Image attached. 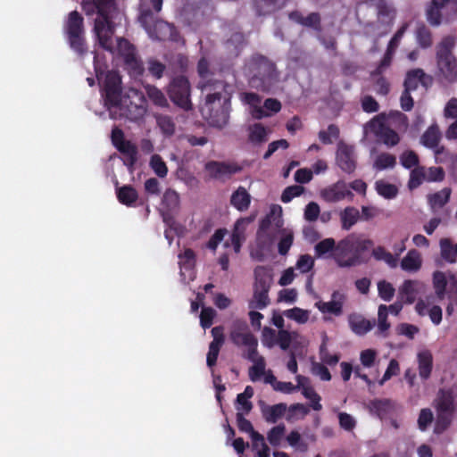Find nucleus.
Returning <instances> with one entry per match:
<instances>
[{"label":"nucleus","mask_w":457,"mask_h":457,"mask_svg":"<svg viewBox=\"0 0 457 457\" xmlns=\"http://www.w3.org/2000/svg\"><path fill=\"white\" fill-rule=\"evenodd\" d=\"M453 413L437 412L434 427V432L437 435L442 434L451 425Z\"/></svg>","instance_id":"8fccbe9b"},{"label":"nucleus","mask_w":457,"mask_h":457,"mask_svg":"<svg viewBox=\"0 0 457 457\" xmlns=\"http://www.w3.org/2000/svg\"><path fill=\"white\" fill-rule=\"evenodd\" d=\"M440 251L441 256L445 262L449 263L457 262V243L453 245L450 238H442Z\"/></svg>","instance_id":"c9c22d12"},{"label":"nucleus","mask_w":457,"mask_h":457,"mask_svg":"<svg viewBox=\"0 0 457 457\" xmlns=\"http://www.w3.org/2000/svg\"><path fill=\"white\" fill-rule=\"evenodd\" d=\"M339 133L338 127L335 124H330L327 130H320L319 132V139L324 145H329L333 143V139L339 137Z\"/></svg>","instance_id":"864d4df0"},{"label":"nucleus","mask_w":457,"mask_h":457,"mask_svg":"<svg viewBox=\"0 0 457 457\" xmlns=\"http://www.w3.org/2000/svg\"><path fill=\"white\" fill-rule=\"evenodd\" d=\"M162 204L169 210L173 211L179 205V194L172 189H167L162 196Z\"/></svg>","instance_id":"13d9d810"},{"label":"nucleus","mask_w":457,"mask_h":457,"mask_svg":"<svg viewBox=\"0 0 457 457\" xmlns=\"http://www.w3.org/2000/svg\"><path fill=\"white\" fill-rule=\"evenodd\" d=\"M374 243L371 239H362L354 235L353 240L352 255L347 258V262L343 263L345 267H353L364 262L366 260L362 254L373 246Z\"/></svg>","instance_id":"4468645a"},{"label":"nucleus","mask_w":457,"mask_h":457,"mask_svg":"<svg viewBox=\"0 0 457 457\" xmlns=\"http://www.w3.org/2000/svg\"><path fill=\"white\" fill-rule=\"evenodd\" d=\"M432 82V78L427 75L422 69H413L407 72L403 86L406 91H414L418 88L419 85L421 84L425 87H428Z\"/></svg>","instance_id":"dca6fc26"},{"label":"nucleus","mask_w":457,"mask_h":457,"mask_svg":"<svg viewBox=\"0 0 457 457\" xmlns=\"http://www.w3.org/2000/svg\"><path fill=\"white\" fill-rule=\"evenodd\" d=\"M124 61V64L129 73L132 77H138L144 73V66L141 60L136 54H128Z\"/></svg>","instance_id":"ea45409f"},{"label":"nucleus","mask_w":457,"mask_h":457,"mask_svg":"<svg viewBox=\"0 0 457 457\" xmlns=\"http://www.w3.org/2000/svg\"><path fill=\"white\" fill-rule=\"evenodd\" d=\"M348 323L351 330L358 335V336H364L369 331L371 330V328L375 325V320L371 321L369 320H366L362 316L359 314H351L348 317Z\"/></svg>","instance_id":"4be33fe9"},{"label":"nucleus","mask_w":457,"mask_h":457,"mask_svg":"<svg viewBox=\"0 0 457 457\" xmlns=\"http://www.w3.org/2000/svg\"><path fill=\"white\" fill-rule=\"evenodd\" d=\"M245 219H239L234 225V228L231 234V244L233 245L235 253H238L241 250L242 243L245 239V228L243 224Z\"/></svg>","instance_id":"e433bc0d"},{"label":"nucleus","mask_w":457,"mask_h":457,"mask_svg":"<svg viewBox=\"0 0 457 457\" xmlns=\"http://www.w3.org/2000/svg\"><path fill=\"white\" fill-rule=\"evenodd\" d=\"M386 114L379 113L370 121V127L375 135L388 147L400 142L398 133L386 124Z\"/></svg>","instance_id":"9d476101"},{"label":"nucleus","mask_w":457,"mask_h":457,"mask_svg":"<svg viewBox=\"0 0 457 457\" xmlns=\"http://www.w3.org/2000/svg\"><path fill=\"white\" fill-rule=\"evenodd\" d=\"M455 46V37L445 36L436 46V59L437 77L447 83L457 81V59L453 54Z\"/></svg>","instance_id":"7ed1b4c3"},{"label":"nucleus","mask_w":457,"mask_h":457,"mask_svg":"<svg viewBox=\"0 0 457 457\" xmlns=\"http://www.w3.org/2000/svg\"><path fill=\"white\" fill-rule=\"evenodd\" d=\"M229 340L237 347L245 348L242 353L244 359H251L252 355L258 351V339L250 331L245 320L233 321L229 331Z\"/></svg>","instance_id":"0eeeda50"},{"label":"nucleus","mask_w":457,"mask_h":457,"mask_svg":"<svg viewBox=\"0 0 457 457\" xmlns=\"http://www.w3.org/2000/svg\"><path fill=\"white\" fill-rule=\"evenodd\" d=\"M304 191L303 187L299 185L289 186L284 189L281 195V201L285 204L292 201L293 198L301 195Z\"/></svg>","instance_id":"338daca9"},{"label":"nucleus","mask_w":457,"mask_h":457,"mask_svg":"<svg viewBox=\"0 0 457 457\" xmlns=\"http://www.w3.org/2000/svg\"><path fill=\"white\" fill-rule=\"evenodd\" d=\"M115 193L118 201L126 206H133L138 199V194L136 188L131 185L119 186V181H115Z\"/></svg>","instance_id":"aec40b11"},{"label":"nucleus","mask_w":457,"mask_h":457,"mask_svg":"<svg viewBox=\"0 0 457 457\" xmlns=\"http://www.w3.org/2000/svg\"><path fill=\"white\" fill-rule=\"evenodd\" d=\"M441 139V133L437 125H431L421 137V143L428 148L436 149L438 147Z\"/></svg>","instance_id":"72a5a7b5"},{"label":"nucleus","mask_w":457,"mask_h":457,"mask_svg":"<svg viewBox=\"0 0 457 457\" xmlns=\"http://www.w3.org/2000/svg\"><path fill=\"white\" fill-rule=\"evenodd\" d=\"M289 19L303 27L311 28L318 32L321 30V18L319 12H311L304 17L299 11L289 13Z\"/></svg>","instance_id":"a211bd4d"},{"label":"nucleus","mask_w":457,"mask_h":457,"mask_svg":"<svg viewBox=\"0 0 457 457\" xmlns=\"http://www.w3.org/2000/svg\"><path fill=\"white\" fill-rule=\"evenodd\" d=\"M147 70L154 78L160 79L163 76L166 66L160 61L152 58L147 61Z\"/></svg>","instance_id":"0e129e2a"},{"label":"nucleus","mask_w":457,"mask_h":457,"mask_svg":"<svg viewBox=\"0 0 457 457\" xmlns=\"http://www.w3.org/2000/svg\"><path fill=\"white\" fill-rule=\"evenodd\" d=\"M253 7L256 15L265 16L278 9V0H253Z\"/></svg>","instance_id":"58836bf2"},{"label":"nucleus","mask_w":457,"mask_h":457,"mask_svg":"<svg viewBox=\"0 0 457 457\" xmlns=\"http://www.w3.org/2000/svg\"><path fill=\"white\" fill-rule=\"evenodd\" d=\"M81 8L88 17L96 15L94 20L93 31L99 46L110 53H114L113 36L116 26L113 21V13L117 9L116 1L82 0Z\"/></svg>","instance_id":"f257e3e1"},{"label":"nucleus","mask_w":457,"mask_h":457,"mask_svg":"<svg viewBox=\"0 0 457 457\" xmlns=\"http://www.w3.org/2000/svg\"><path fill=\"white\" fill-rule=\"evenodd\" d=\"M375 188L377 193L386 199H393L398 194V188L395 185L386 182L383 179L376 181Z\"/></svg>","instance_id":"79ce46f5"},{"label":"nucleus","mask_w":457,"mask_h":457,"mask_svg":"<svg viewBox=\"0 0 457 457\" xmlns=\"http://www.w3.org/2000/svg\"><path fill=\"white\" fill-rule=\"evenodd\" d=\"M336 248V241L333 238L329 237L325 238L320 241L318 244H316V245L314 246V251L317 257H322L325 254L331 252H334L335 253Z\"/></svg>","instance_id":"de8ad7c7"},{"label":"nucleus","mask_w":457,"mask_h":457,"mask_svg":"<svg viewBox=\"0 0 457 457\" xmlns=\"http://www.w3.org/2000/svg\"><path fill=\"white\" fill-rule=\"evenodd\" d=\"M224 81H207L202 88L208 91L206 96L205 109L209 112L208 122L219 129L225 127L229 119V95L226 90Z\"/></svg>","instance_id":"f03ea898"},{"label":"nucleus","mask_w":457,"mask_h":457,"mask_svg":"<svg viewBox=\"0 0 457 457\" xmlns=\"http://www.w3.org/2000/svg\"><path fill=\"white\" fill-rule=\"evenodd\" d=\"M156 122L162 132L167 136H171L175 132V123L171 117L160 114L156 116Z\"/></svg>","instance_id":"3c124183"},{"label":"nucleus","mask_w":457,"mask_h":457,"mask_svg":"<svg viewBox=\"0 0 457 457\" xmlns=\"http://www.w3.org/2000/svg\"><path fill=\"white\" fill-rule=\"evenodd\" d=\"M296 380L297 386L293 385L291 382H276V385H274V389L286 394H290L300 388V386H303V381H307L308 379L303 376L298 375L296 376Z\"/></svg>","instance_id":"5fc2aeb1"},{"label":"nucleus","mask_w":457,"mask_h":457,"mask_svg":"<svg viewBox=\"0 0 457 457\" xmlns=\"http://www.w3.org/2000/svg\"><path fill=\"white\" fill-rule=\"evenodd\" d=\"M284 315L287 319L295 320L299 324H304L309 320V312L299 307H294L292 309L285 311Z\"/></svg>","instance_id":"09e8293b"},{"label":"nucleus","mask_w":457,"mask_h":457,"mask_svg":"<svg viewBox=\"0 0 457 457\" xmlns=\"http://www.w3.org/2000/svg\"><path fill=\"white\" fill-rule=\"evenodd\" d=\"M418 370L421 379L427 380L430 378L433 370V356L430 351L424 350L418 353Z\"/></svg>","instance_id":"5701e85b"},{"label":"nucleus","mask_w":457,"mask_h":457,"mask_svg":"<svg viewBox=\"0 0 457 457\" xmlns=\"http://www.w3.org/2000/svg\"><path fill=\"white\" fill-rule=\"evenodd\" d=\"M372 256L377 261L385 262L390 268H396L398 265L397 257L387 252L385 247L378 246L372 250Z\"/></svg>","instance_id":"c03bdc74"},{"label":"nucleus","mask_w":457,"mask_h":457,"mask_svg":"<svg viewBox=\"0 0 457 457\" xmlns=\"http://www.w3.org/2000/svg\"><path fill=\"white\" fill-rule=\"evenodd\" d=\"M287 406L286 403H280L274 405H267L264 403L261 405V411L262 418L268 423H276L280 418H282Z\"/></svg>","instance_id":"412c9836"},{"label":"nucleus","mask_w":457,"mask_h":457,"mask_svg":"<svg viewBox=\"0 0 457 457\" xmlns=\"http://www.w3.org/2000/svg\"><path fill=\"white\" fill-rule=\"evenodd\" d=\"M342 228L349 230L360 220V212L353 206L345 207L340 212Z\"/></svg>","instance_id":"473e14b6"},{"label":"nucleus","mask_w":457,"mask_h":457,"mask_svg":"<svg viewBox=\"0 0 457 457\" xmlns=\"http://www.w3.org/2000/svg\"><path fill=\"white\" fill-rule=\"evenodd\" d=\"M336 162L345 173L351 174L356 169L354 148L352 145L340 142L336 153Z\"/></svg>","instance_id":"ddd939ff"},{"label":"nucleus","mask_w":457,"mask_h":457,"mask_svg":"<svg viewBox=\"0 0 457 457\" xmlns=\"http://www.w3.org/2000/svg\"><path fill=\"white\" fill-rule=\"evenodd\" d=\"M345 300V295L339 291H334L331 295V301L322 302L319 301L315 306L322 313H330L335 316H340L343 313V305Z\"/></svg>","instance_id":"2eb2a0df"},{"label":"nucleus","mask_w":457,"mask_h":457,"mask_svg":"<svg viewBox=\"0 0 457 457\" xmlns=\"http://www.w3.org/2000/svg\"><path fill=\"white\" fill-rule=\"evenodd\" d=\"M426 179V170L424 167L418 166L411 170L408 187L415 189L419 187Z\"/></svg>","instance_id":"49530a36"},{"label":"nucleus","mask_w":457,"mask_h":457,"mask_svg":"<svg viewBox=\"0 0 457 457\" xmlns=\"http://www.w3.org/2000/svg\"><path fill=\"white\" fill-rule=\"evenodd\" d=\"M146 95L154 104L160 107L168 106V101L165 95L155 86L147 85L145 87Z\"/></svg>","instance_id":"a18cd8bd"},{"label":"nucleus","mask_w":457,"mask_h":457,"mask_svg":"<svg viewBox=\"0 0 457 457\" xmlns=\"http://www.w3.org/2000/svg\"><path fill=\"white\" fill-rule=\"evenodd\" d=\"M70 47L82 56L87 52L85 37L84 18L78 11L71 12L63 25Z\"/></svg>","instance_id":"39448f33"},{"label":"nucleus","mask_w":457,"mask_h":457,"mask_svg":"<svg viewBox=\"0 0 457 457\" xmlns=\"http://www.w3.org/2000/svg\"><path fill=\"white\" fill-rule=\"evenodd\" d=\"M150 166L158 177L165 178L167 176V165L159 154L152 155L150 160Z\"/></svg>","instance_id":"6e6d98bb"},{"label":"nucleus","mask_w":457,"mask_h":457,"mask_svg":"<svg viewBox=\"0 0 457 457\" xmlns=\"http://www.w3.org/2000/svg\"><path fill=\"white\" fill-rule=\"evenodd\" d=\"M434 419L433 412L428 408L421 409L418 418V428L421 431H426Z\"/></svg>","instance_id":"774afa93"},{"label":"nucleus","mask_w":457,"mask_h":457,"mask_svg":"<svg viewBox=\"0 0 457 457\" xmlns=\"http://www.w3.org/2000/svg\"><path fill=\"white\" fill-rule=\"evenodd\" d=\"M452 189L450 187H445L442 190L430 194L428 195V202L431 209L442 208L450 200Z\"/></svg>","instance_id":"f704fd0d"},{"label":"nucleus","mask_w":457,"mask_h":457,"mask_svg":"<svg viewBox=\"0 0 457 457\" xmlns=\"http://www.w3.org/2000/svg\"><path fill=\"white\" fill-rule=\"evenodd\" d=\"M436 408L437 412L453 413L454 404L452 392L440 389L436 399Z\"/></svg>","instance_id":"bb28decb"},{"label":"nucleus","mask_w":457,"mask_h":457,"mask_svg":"<svg viewBox=\"0 0 457 457\" xmlns=\"http://www.w3.org/2000/svg\"><path fill=\"white\" fill-rule=\"evenodd\" d=\"M249 139L253 143H262L267 139V132L263 125L255 123L250 128Z\"/></svg>","instance_id":"bf43d9fd"},{"label":"nucleus","mask_w":457,"mask_h":457,"mask_svg":"<svg viewBox=\"0 0 457 457\" xmlns=\"http://www.w3.org/2000/svg\"><path fill=\"white\" fill-rule=\"evenodd\" d=\"M422 264L420 253L415 250H410L401 261V268L409 272L418 271Z\"/></svg>","instance_id":"c756f323"},{"label":"nucleus","mask_w":457,"mask_h":457,"mask_svg":"<svg viewBox=\"0 0 457 457\" xmlns=\"http://www.w3.org/2000/svg\"><path fill=\"white\" fill-rule=\"evenodd\" d=\"M395 408V403L390 399H374L370 402V410L379 419L387 416Z\"/></svg>","instance_id":"cd10ccee"},{"label":"nucleus","mask_w":457,"mask_h":457,"mask_svg":"<svg viewBox=\"0 0 457 457\" xmlns=\"http://www.w3.org/2000/svg\"><path fill=\"white\" fill-rule=\"evenodd\" d=\"M388 308L385 304H380L378 310V328L381 333L386 332L390 328V323L387 321Z\"/></svg>","instance_id":"e2e57ef3"},{"label":"nucleus","mask_w":457,"mask_h":457,"mask_svg":"<svg viewBox=\"0 0 457 457\" xmlns=\"http://www.w3.org/2000/svg\"><path fill=\"white\" fill-rule=\"evenodd\" d=\"M286 432V427L284 424H279L278 426L273 427L270 429L267 435V439L269 443L277 447L280 445L281 439L284 436Z\"/></svg>","instance_id":"603ef678"},{"label":"nucleus","mask_w":457,"mask_h":457,"mask_svg":"<svg viewBox=\"0 0 457 457\" xmlns=\"http://www.w3.org/2000/svg\"><path fill=\"white\" fill-rule=\"evenodd\" d=\"M123 156V163L129 169H132L137 162V147L135 144L130 142H121L120 145H117L116 148Z\"/></svg>","instance_id":"393cba45"},{"label":"nucleus","mask_w":457,"mask_h":457,"mask_svg":"<svg viewBox=\"0 0 457 457\" xmlns=\"http://www.w3.org/2000/svg\"><path fill=\"white\" fill-rule=\"evenodd\" d=\"M400 162L405 169H414L419 166L420 159L414 151L407 150L400 155Z\"/></svg>","instance_id":"4d7b16f0"},{"label":"nucleus","mask_w":457,"mask_h":457,"mask_svg":"<svg viewBox=\"0 0 457 457\" xmlns=\"http://www.w3.org/2000/svg\"><path fill=\"white\" fill-rule=\"evenodd\" d=\"M253 287L270 288L272 283L271 269L266 266H257L254 269Z\"/></svg>","instance_id":"c85d7f7f"},{"label":"nucleus","mask_w":457,"mask_h":457,"mask_svg":"<svg viewBox=\"0 0 457 457\" xmlns=\"http://www.w3.org/2000/svg\"><path fill=\"white\" fill-rule=\"evenodd\" d=\"M378 295L386 302H390L395 293L393 285L386 280H381L378 283Z\"/></svg>","instance_id":"052dcab7"},{"label":"nucleus","mask_w":457,"mask_h":457,"mask_svg":"<svg viewBox=\"0 0 457 457\" xmlns=\"http://www.w3.org/2000/svg\"><path fill=\"white\" fill-rule=\"evenodd\" d=\"M396 164V157L388 153L379 154L374 162L373 168L377 170H383L386 169H392Z\"/></svg>","instance_id":"a19ab883"},{"label":"nucleus","mask_w":457,"mask_h":457,"mask_svg":"<svg viewBox=\"0 0 457 457\" xmlns=\"http://www.w3.org/2000/svg\"><path fill=\"white\" fill-rule=\"evenodd\" d=\"M416 284V281L407 279L399 287L398 298L403 303L411 304L415 302L417 296Z\"/></svg>","instance_id":"2f4dec72"},{"label":"nucleus","mask_w":457,"mask_h":457,"mask_svg":"<svg viewBox=\"0 0 457 457\" xmlns=\"http://www.w3.org/2000/svg\"><path fill=\"white\" fill-rule=\"evenodd\" d=\"M204 168L212 179L223 182L230 179L233 175L240 172L242 170V168L236 162L218 161H210L206 162Z\"/></svg>","instance_id":"9b49d317"},{"label":"nucleus","mask_w":457,"mask_h":457,"mask_svg":"<svg viewBox=\"0 0 457 457\" xmlns=\"http://www.w3.org/2000/svg\"><path fill=\"white\" fill-rule=\"evenodd\" d=\"M320 195L323 200L328 203L339 202L345 197H352L353 193L346 188L344 183L337 182L321 190Z\"/></svg>","instance_id":"f3484780"},{"label":"nucleus","mask_w":457,"mask_h":457,"mask_svg":"<svg viewBox=\"0 0 457 457\" xmlns=\"http://www.w3.org/2000/svg\"><path fill=\"white\" fill-rule=\"evenodd\" d=\"M245 44V35L242 32H235L225 42L226 47L236 56Z\"/></svg>","instance_id":"37998d69"},{"label":"nucleus","mask_w":457,"mask_h":457,"mask_svg":"<svg viewBox=\"0 0 457 457\" xmlns=\"http://www.w3.org/2000/svg\"><path fill=\"white\" fill-rule=\"evenodd\" d=\"M269 291L270 288L253 287V299L249 302V308L252 310L266 308L270 303Z\"/></svg>","instance_id":"7c9ffc66"},{"label":"nucleus","mask_w":457,"mask_h":457,"mask_svg":"<svg viewBox=\"0 0 457 457\" xmlns=\"http://www.w3.org/2000/svg\"><path fill=\"white\" fill-rule=\"evenodd\" d=\"M251 195L247 190L240 186L230 196V204L239 212L248 210L251 204Z\"/></svg>","instance_id":"b1692460"},{"label":"nucleus","mask_w":457,"mask_h":457,"mask_svg":"<svg viewBox=\"0 0 457 457\" xmlns=\"http://www.w3.org/2000/svg\"><path fill=\"white\" fill-rule=\"evenodd\" d=\"M170 99L185 111L192 109L190 100V84L185 76H178L172 79L168 87Z\"/></svg>","instance_id":"6e6552de"},{"label":"nucleus","mask_w":457,"mask_h":457,"mask_svg":"<svg viewBox=\"0 0 457 457\" xmlns=\"http://www.w3.org/2000/svg\"><path fill=\"white\" fill-rule=\"evenodd\" d=\"M148 35L151 38L159 41L179 42L181 39L180 34L174 24L163 20H156L153 28L148 31Z\"/></svg>","instance_id":"f8f14e48"},{"label":"nucleus","mask_w":457,"mask_h":457,"mask_svg":"<svg viewBox=\"0 0 457 457\" xmlns=\"http://www.w3.org/2000/svg\"><path fill=\"white\" fill-rule=\"evenodd\" d=\"M353 240H354L353 234L347 236L337 243L334 259L339 267L346 268L343 263L347 262L348 255L352 254Z\"/></svg>","instance_id":"6ab92c4d"},{"label":"nucleus","mask_w":457,"mask_h":457,"mask_svg":"<svg viewBox=\"0 0 457 457\" xmlns=\"http://www.w3.org/2000/svg\"><path fill=\"white\" fill-rule=\"evenodd\" d=\"M417 44L421 48H428L433 45V35L431 30L425 25L420 24L415 30Z\"/></svg>","instance_id":"4c0bfd02"},{"label":"nucleus","mask_w":457,"mask_h":457,"mask_svg":"<svg viewBox=\"0 0 457 457\" xmlns=\"http://www.w3.org/2000/svg\"><path fill=\"white\" fill-rule=\"evenodd\" d=\"M253 364L249 368L248 375L252 381L259 380L265 374L266 361L263 356L260 355L258 351L252 355L251 359H247Z\"/></svg>","instance_id":"a878e982"},{"label":"nucleus","mask_w":457,"mask_h":457,"mask_svg":"<svg viewBox=\"0 0 457 457\" xmlns=\"http://www.w3.org/2000/svg\"><path fill=\"white\" fill-rule=\"evenodd\" d=\"M443 8L435 6L430 4L426 11V17L428 23L432 26H439L442 22V12L441 10Z\"/></svg>","instance_id":"680f3d73"},{"label":"nucleus","mask_w":457,"mask_h":457,"mask_svg":"<svg viewBox=\"0 0 457 457\" xmlns=\"http://www.w3.org/2000/svg\"><path fill=\"white\" fill-rule=\"evenodd\" d=\"M103 96L108 108L117 107L121 102V78L115 71H109L103 85Z\"/></svg>","instance_id":"1a4fd4ad"},{"label":"nucleus","mask_w":457,"mask_h":457,"mask_svg":"<svg viewBox=\"0 0 457 457\" xmlns=\"http://www.w3.org/2000/svg\"><path fill=\"white\" fill-rule=\"evenodd\" d=\"M253 76L249 79V85L257 90L269 92L278 80L275 64L266 56L254 54L250 62Z\"/></svg>","instance_id":"20e7f679"},{"label":"nucleus","mask_w":457,"mask_h":457,"mask_svg":"<svg viewBox=\"0 0 457 457\" xmlns=\"http://www.w3.org/2000/svg\"><path fill=\"white\" fill-rule=\"evenodd\" d=\"M138 21L141 26L148 33V31H150V29L153 28V25L156 20L151 9L147 8L141 10L140 14L138 16Z\"/></svg>","instance_id":"69168bd1"},{"label":"nucleus","mask_w":457,"mask_h":457,"mask_svg":"<svg viewBox=\"0 0 457 457\" xmlns=\"http://www.w3.org/2000/svg\"><path fill=\"white\" fill-rule=\"evenodd\" d=\"M433 287L437 300L442 301L447 297V316H452L454 307L457 306V277L453 273L447 276L442 271H435L433 274Z\"/></svg>","instance_id":"423d86ee"}]
</instances>
